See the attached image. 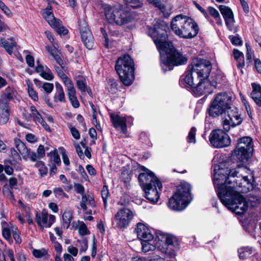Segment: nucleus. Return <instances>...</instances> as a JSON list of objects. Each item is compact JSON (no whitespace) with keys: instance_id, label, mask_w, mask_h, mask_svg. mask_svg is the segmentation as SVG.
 Here are the masks:
<instances>
[{"instance_id":"052dcab7","label":"nucleus","mask_w":261,"mask_h":261,"mask_svg":"<svg viewBox=\"0 0 261 261\" xmlns=\"http://www.w3.org/2000/svg\"><path fill=\"white\" fill-rule=\"evenodd\" d=\"M0 9L8 17L12 16V13L2 1L0 2Z\"/></svg>"},{"instance_id":"39448f33","label":"nucleus","mask_w":261,"mask_h":261,"mask_svg":"<svg viewBox=\"0 0 261 261\" xmlns=\"http://www.w3.org/2000/svg\"><path fill=\"white\" fill-rule=\"evenodd\" d=\"M191 186L187 182H182L177 187L168 201V206L173 210L181 211L186 208L192 200Z\"/></svg>"},{"instance_id":"338daca9","label":"nucleus","mask_w":261,"mask_h":261,"mask_svg":"<svg viewBox=\"0 0 261 261\" xmlns=\"http://www.w3.org/2000/svg\"><path fill=\"white\" fill-rule=\"evenodd\" d=\"M36 153L39 156V158L41 159L43 158L45 155L44 146L42 145H40L37 148Z\"/></svg>"},{"instance_id":"37998d69","label":"nucleus","mask_w":261,"mask_h":261,"mask_svg":"<svg viewBox=\"0 0 261 261\" xmlns=\"http://www.w3.org/2000/svg\"><path fill=\"white\" fill-rule=\"evenodd\" d=\"M238 253L240 258L244 259L252 253V249L248 247H242L238 249Z\"/></svg>"},{"instance_id":"393cba45","label":"nucleus","mask_w":261,"mask_h":261,"mask_svg":"<svg viewBox=\"0 0 261 261\" xmlns=\"http://www.w3.org/2000/svg\"><path fill=\"white\" fill-rule=\"evenodd\" d=\"M67 94L72 106L74 108H77L80 106V103L76 96V90L72 84L68 87H66Z\"/></svg>"},{"instance_id":"0e129e2a","label":"nucleus","mask_w":261,"mask_h":261,"mask_svg":"<svg viewBox=\"0 0 261 261\" xmlns=\"http://www.w3.org/2000/svg\"><path fill=\"white\" fill-rule=\"evenodd\" d=\"M233 53L234 59L238 62H239V60H244V55L243 53L241 52L240 51L237 49H233Z\"/></svg>"},{"instance_id":"473e14b6","label":"nucleus","mask_w":261,"mask_h":261,"mask_svg":"<svg viewBox=\"0 0 261 261\" xmlns=\"http://www.w3.org/2000/svg\"><path fill=\"white\" fill-rule=\"evenodd\" d=\"M155 7L158 8L162 12L165 17H168L172 12V7L171 5L167 2H161L159 5Z\"/></svg>"},{"instance_id":"bf43d9fd","label":"nucleus","mask_w":261,"mask_h":261,"mask_svg":"<svg viewBox=\"0 0 261 261\" xmlns=\"http://www.w3.org/2000/svg\"><path fill=\"white\" fill-rule=\"evenodd\" d=\"M97 113L96 110H93V112L92 113V123L95 126L97 130H99L101 131V127L97 119Z\"/></svg>"},{"instance_id":"1a4fd4ad","label":"nucleus","mask_w":261,"mask_h":261,"mask_svg":"<svg viewBox=\"0 0 261 261\" xmlns=\"http://www.w3.org/2000/svg\"><path fill=\"white\" fill-rule=\"evenodd\" d=\"M223 114L224 118L222 121V125L225 132L229 131L231 127L240 125L243 121L241 114L239 113L238 109L232 106Z\"/></svg>"},{"instance_id":"6ab92c4d","label":"nucleus","mask_w":261,"mask_h":261,"mask_svg":"<svg viewBox=\"0 0 261 261\" xmlns=\"http://www.w3.org/2000/svg\"><path fill=\"white\" fill-rule=\"evenodd\" d=\"M136 231L138 238L142 241H152L154 239L152 230L144 224L138 223Z\"/></svg>"},{"instance_id":"f8f14e48","label":"nucleus","mask_w":261,"mask_h":261,"mask_svg":"<svg viewBox=\"0 0 261 261\" xmlns=\"http://www.w3.org/2000/svg\"><path fill=\"white\" fill-rule=\"evenodd\" d=\"M209 141L215 148H223L230 144L229 136L221 129L213 130L209 136Z\"/></svg>"},{"instance_id":"6e6d98bb","label":"nucleus","mask_w":261,"mask_h":261,"mask_svg":"<svg viewBox=\"0 0 261 261\" xmlns=\"http://www.w3.org/2000/svg\"><path fill=\"white\" fill-rule=\"evenodd\" d=\"M55 196L58 198H68V195L64 192L63 189L61 188H56L54 190Z\"/></svg>"},{"instance_id":"bb28decb","label":"nucleus","mask_w":261,"mask_h":261,"mask_svg":"<svg viewBox=\"0 0 261 261\" xmlns=\"http://www.w3.org/2000/svg\"><path fill=\"white\" fill-rule=\"evenodd\" d=\"M0 45L4 47L7 52L11 54L14 47L16 46V41L14 38H10L8 40H5L4 38H0Z\"/></svg>"},{"instance_id":"20e7f679","label":"nucleus","mask_w":261,"mask_h":261,"mask_svg":"<svg viewBox=\"0 0 261 261\" xmlns=\"http://www.w3.org/2000/svg\"><path fill=\"white\" fill-rule=\"evenodd\" d=\"M172 31L177 36L184 39H191L198 34L199 28L193 19L186 15H177L171 21Z\"/></svg>"},{"instance_id":"ddd939ff","label":"nucleus","mask_w":261,"mask_h":261,"mask_svg":"<svg viewBox=\"0 0 261 261\" xmlns=\"http://www.w3.org/2000/svg\"><path fill=\"white\" fill-rule=\"evenodd\" d=\"M134 217L133 212L129 208L119 210L115 214L113 224L118 228L127 227Z\"/></svg>"},{"instance_id":"e433bc0d","label":"nucleus","mask_w":261,"mask_h":261,"mask_svg":"<svg viewBox=\"0 0 261 261\" xmlns=\"http://www.w3.org/2000/svg\"><path fill=\"white\" fill-rule=\"evenodd\" d=\"M219 10L222 14L224 21L234 18L233 13L232 10L225 6H220Z\"/></svg>"},{"instance_id":"58836bf2","label":"nucleus","mask_w":261,"mask_h":261,"mask_svg":"<svg viewBox=\"0 0 261 261\" xmlns=\"http://www.w3.org/2000/svg\"><path fill=\"white\" fill-rule=\"evenodd\" d=\"M54 27H51L54 28L58 34L60 35H65L68 33V30L62 25V22L60 20L57 21L55 23Z\"/></svg>"},{"instance_id":"13d9d810","label":"nucleus","mask_w":261,"mask_h":261,"mask_svg":"<svg viewBox=\"0 0 261 261\" xmlns=\"http://www.w3.org/2000/svg\"><path fill=\"white\" fill-rule=\"evenodd\" d=\"M229 39L232 44L234 45H242V40L241 38L237 35V36H230Z\"/></svg>"},{"instance_id":"412c9836","label":"nucleus","mask_w":261,"mask_h":261,"mask_svg":"<svg viewBox=\"0 0 261 261\" xmlns=\"http://www.w3.org/2000/svg\"><path fill=\"white\" fill-rule=\"evenodd\" d=\"M110 117L113 126L116 129L120 128L123 133L125 134L127 130L126 117H121L118 115L114 114H111Z\"/></svg>"},{"instance_id":"f257e3e1","label":"nucleus","mask_w":261,"mask_h":261,"mask_svg":"<svg viewBox=\"0 0 261 261\" xmlns=\"http://www.w3.org/2000/svg\"><path fill=\"white\" fill-rule=\"evenodd\" d=\"M239 172L235 169H225L215 166L214 185L222 203L236 214L242 215L247 211L249 202H255L258 199L256 196H251L247 200L240 194L252 190L253 187L247 176H237L235 179Z\"/></svg>"},{"instance_id":"774afa93","label":"nucleus","mask_w":261,"mask_h":261,"mask_svg":"<svg viewBox=\"0 0 261 261\" xmlns=\"http://www.w3.org/2000/svg\"><path fill=\"white\" fill-rule=\"evenodd\" d=\"M70 132L72 134V137L75 139H79L80 138V133L77 130V129L74 127H71L70 128Z\"/></svg>"},{"instance_id":"4d7b16f0","label":"nucleus","mask_w":261,"mask_h":261,"mask_svg":"<svg viewBox=\"0 0 261 261\" xmlns=\"http://www.w3.org/2000/svg\"><path fill=\"white\" fill-rule=\"evenodd\" d=\"M133 8L141 7L143 4L140 0H124Z\"/></svg>"},{"instance_id":"8fccbe9b","label":"nucleus","mask_w":261,"mask_h":261,"mask_svg":"<svg viewBox=\"0 0 261 261\" xmlns=\"http://www.w3.org/2000/svg\"><path fill=\"white\" fill-rule=\"evenodd\" d=\"M28 92L30 97L35 101L38 100L37 93L34 90L32 86L30 84L28 85Z\"/></svg>"},{"instance_id":"7ed1b4c3","label":"nucleus","mask_w":261,"mask_h":261,"mask_svg":"<svg viewBox=\"0 0 261 261\" xmlns=\"http://www.w3.org/2000/svg\"><path fill=\"white\" fill-rule=\"evenodd\" d=\"M102 7L107 22L112 25L123 26L135 19V13L122 5L104 4Z\"/></svg>"},{"instance_id":"79ce46f5","label":"nucleus","mask_w":261,"mask_h":261,"mask_svg":"<svg viewBox=\"0 0 261 261\" xmlns=\"http://www.w3.org/2000/svg\"><path fill=\"white\" fill-rule=\"evenodd\" d=\"M225 24L229 31L236 33L238 31V27L236 24L234 18L225 21Z\"/></svg>"},{"instance_id":"aec40b11","label":"nucleus","mask_w":261,"mask_h":261,"mask_svg":"<svg viewBox=\"0 0 261 261\" xmlns=\"http://www.w3.org/2000/svg\"><path fill=\"white\" fill-rule=\"evenodd\" d=\"M145 192V197L150 202L156 203L160 198L159 190L156 185L153 186L143 189Z\"/></svg>"},{"instance_id":"49530a36","label":"nucleus","mask_w":261,"mask_h":261,"mask_svg":"<svg viewBox=\"0 0 261 261\" xmlns=\"http://www.w3.org/2000/svg\"><path fill=\"white\" fill-rule=\"evenodd\" d=\"M107 88L110 93H115L117 91V82L114 80H109L108 85Z\"/></svg>"},{"instance_id":"b1692460","label":"nucleus","mask_w":261,"mask_h":261,"mask_svg":"<svg viewBox=\"0 0 261 261\" xmlns=\"http://www.w3.org/2000/svg\"><path fill=\"white\" fill-rule=\"evenodd\" d=\"M252 91L251 96L258 107H261V86L257 83H252Z\"/></svg>"},{"instance_id":"f03ea898","label":"nucleus","mask_w":261,"mask_h":261,"mask_svg":"<svg viewBox=\"0 0 261 261\" xmlns=\"http://www.w3.org/2000/svg\"><path fill=\"white\" fill-rule=\"evenodd\" d=\"M167 25L164 21L158 20L154 28L149 30V35L160 53L161 61L164 71L172 70L174 66L185 64L187 58L174 48L172 42L167 40Z\"/></svg>"},{"instance_id":"a878e982","label":"nucleus","mask_w":261,"mask_h":261,"mask_svg":"<svg viewBox=\"0 0 261 261\" xmlns=\"http://www.w3.org/2000/svg\"><path fill=\"white\" fill-rule=\"evenodd\" d=\"M42 15L50 27H54V23L59 20L55 18L54 17L53 13L52 8L50 4H48L47 7L42 10Z\"/></svg>"},{"instance_id":"680f3d73","label":"nucleus","mask_w":261,"mask_h":261,"mask_svg":"<svg viewBox=\"0 0 261 261\" xmlns=\"http://www.w3.org/2000/svg\"><path fill=\"white\" fill-rule=\"evenodd\" d=\"M77 242L80 244L81 248L80 251L85 252L88 248V241L86 239L83 238L81 240H78Z\"/></svg>"},{"instance_id":"6e6552de","label":"nucleus","mask_w":261,"mask_h":261,"mask_svg":"<svg viewBox=\"0 0 261 261\" xmlns=\"http://www.w3.org/2000/svg\"><path fill=\"white\" fill-rule=\"evenodd\" d=\"M253 146L252 140L250 137H243L240 138L232 154L233 159L240 163L247 162L252 155Z\"/></svg>"},{"instance_id":"5fc2aeb1","label":"nucleus","mask_w":261,"mask_h":261,"mask_svg":"<svg viewBox=\"0 0 261 261\" xmlns=\"http://www.w3.org/2000/svg\"><path fill=\"white\" fill-rule=\"evenodd\" d=\"M101 194L104 203L105 207H106L107 204V198L109 194V190L107 186H104L103 187L101 192Z\"/></svg>"},{"instance_id":"3c124183","label":"nucleus","mask_w":261,"mask_h":261,"mask_svg":"<svg viewBox=\"0 0 261 261\" xmlns=\"http://www.w3.org/2000/svg\"><path fill=\"white\" fill-rule=\"evenodd\" d=\"M12 234L16 243L20 244L21 242V239L17 228L15 226L11 227Z\"/></svg>"},{"instance_id":"9b49d317","label":"nucleus","mask_w":261,"mask_h":261,"mask_svg":"<svg viewBox=\"0 0 261 261\" xmlns=\"http://www.w3.org/2000/svg\"><path fill=\"white\" fill-rule=\"evenodd\" d=\"M143 172L140 173L138 179L142 189L156 185L159 190H162V184L155 174L144 167H142Z\"/></svg>"},{"instance_id":"4c0bfd02","label":"nucleus","mask_w":261,"mask_h":261,"mask_svg":"<svg viewBox=\"0 0 261 261\" xmlns=\"http://www.w3.org/2000/svg\"><path fill=\"white\" fill-rule=\"evenodd\" d=\"M207 9L210 15L215 19L217 24L218 25L222 26L223 24L222 20L218 10L212 7H208Z\"/></svg>"},{"instance_id":"c756f323","label":"nucleus","mask_w":261,"mask_h":261,"mask_svg":"<svg viewBox=\"0 0 261 261\" xmlns=\"http://www.w3.org/2000/svg\"><path fill=\"white\" fill-rule=\"evenodd\" d=\"M14 142L15 147L17 148L19 153L21 154L22 158H27L28 155V151L29 149L27 147L25 144L19 139L17 138L14 139Z\"/></svg>"},{"instance_id":"09e8293b","label":"nucleus","mask_w":261,"mask_h":261,"mask_svg":"<svg viewBox=\"0 0 261 261\" xmlns=\"http://www.w3.org/2000/svg\"><path fill=\"white\" fill-rule=\"evenodd\" d=\"M196 130V128L195 127H192L191 128L187 137V141L188 143H196L195 135Z\"/></svg>"},{"instance_id":"2eb2a0df","label":"nucleus","mask_w":261,"mask_h":261,"mask_svg":"<svg viewBox=\"0 0 261 261\" xmlns=\"http://www.w3.org/2000/svg\"><path fill=\"white\" fill-rule=\"evenodd\" d=\"M159 241L162 243L163 247L161 248V243L158 246V248L161 251L165 254H169L170 256H174V253L171 252L173 250V246L176 243V238L171 235L165 233H161L160 236H158Z\"/></svg>"},{"instance_id":"72a5a7b5","label":"nucleus","mask_w":261,"mask_h":261,"mask_svg":"<svg viewBox=\"0 0 261 261\" xmlns=\"http://www.w3.org/2000/svg\"><path fill=\"white\" fill-rule=\"evenodd\" d=\"M14 226V225L10 224H8L6 222L2 223V234L4 238L8 240L9 242L12 241L11 238V227Z\"/></svg>"},{"instance_id":"4468645a","label":"nucleus","mask_w":261,"mask_h":261,"mask_svg":"<svg viewBox=\"0 0 261 261\" xmlns=\"http://www.w3.org/2000/svg\"><path fill=\"white\" fill-rule=\"evenodd\" d=\"M79 30L82 40L85 46L88 49H91L94 46V40L93 35L89 29L88 24L85 20L79 21Z\"/></svg>"},{"instance_id":"de8ad7c7","label":"nucleus","mask_w":261,"mask_h":261,"mask_svg":"<svg viewBox=\"0 0 261 261\" xmlns=\"http://www.w3.org/2000/svg\"><path fill=\"white\" fill-rule=\"evenodd\" d=\"M76 86L82 92L87 91L88 93L90 94V92L88 91L86 82L85 79H82L77 80Z\"/></svg>"},{"instance_id":"f3484780","label":"nucleus","mask_w":261,"mask_h":261,"mask_svg":"<svg viewBox=\"0 0 261 261\" xmlns=\"http://www.w3.org/2000/svg\"><path fill=\"white\" fill-rule=\"evenodd\" d=\"M218 83H219V81H217L215 83H211L208 80H199L192 90L194 93L197 96H200L206 93H211L212 92V87H215L216 84Z\"/></svg>"},{"instance_id":"f704fd0d","label":"nucleus","mask_w":261,"mask_h":261,"mask_svg":"<svg viewBox=\"0 0 261 261\" xmlns=\"http://www.w3.org/2000/svg\"><path fill=\"white\" fill-rule=\"evenodd\" d=\"M73 219L72 213L71 211L66 210L62 215L63 226L65 229H68Z\"/></svg>"},{"instance_id":"ea45409f","label":"nucleus","mask_w":261,"mask_h":261,"mask_svg":"<svg viewBox=\"0 0 261 261\" xmlns=\"http://www.w3.org/2000/svg\"><path fill=\"white\" fill-rule=\"evenodd\" d=\"M34 166L38 168L40 175L41 177H43L47 174V168L45 166V164L42 161H37Z\"/></svg>"},{"instance_id":"7c9ffc66","label":"nucleus","mask_w":261,"mask_h":261,"mask_svg":"<svg viewBox=\"0 0 261 261\" xmlns=\"http://www.w3.org/2000/svg\"><path fill=\"white\" fill-rule=\"evenodd\" d=\"M9 119V110L8 105L0 104V124H6Z\"/></svg>"},{"instance_id":"dca6fc26","label":"nucleus","mask_w":261,"mask_h":261,"mask_svg":"<svg viewBox=\"0 0 261 261\" xmlns=\"http://www.w3.org/2000/svg\"><path fill=\"white\" fill-rule=\"evenodd\" d=\"M56 217L54 215H48L45 210H43L41 213H36L35 221L40 229L49 228L55 223Z\"/></svg>"},{"instance_id":"e2e57ef3","label":"nucleus","mask_w":261,"mask_h":261,"mask_svg":"<svg viewBox=\"0 0 261 261\" xmlns=\"http://www.w3.org/2000/svg\"><path fill=\"white\" fill-rule=\"evenodd\" d=\"M42 88L48 94L50 93L54 89V85L52 83H44L42 85Z\"/></svg>"},{"instance_id":"4be33fe9","label":"nucleus","mask_w":261,"mask_h":261,"mask_svg":"<svg viewBox=\"0 0 261 261\" xmlns=\"http://www.w3.org/2000/svg\"><path fill=\"white\" fill-rule=\"evenodd\" d=\"M36 71L44 80L51 81L54 76L51 70L45 65L41 64L39 61L36 62Z\"/></svg>"},{"instance_id":"cd10ccee","label":"nucleus","mask_w":261,"mask_h":261,"mask_svg":"<svg viewBox=\"0 0 261 261\" xmlns=\"http://www.w3.org/2000/svg\"><path fill=\"white\" fill-rule=\"evenodd\" d=\"M74 187L76 193L81 194L82 195V200L80 202V206H82L83 208L85 206L84 202L88 200H89V203L91 204H93V201L91 197H86V194L85 193V189L84 187L80 184H75L74 185Z\"/></svg>"},{"instance_id":"0eeeda50","label":"nucleus","mask_w":261,"mask_h":261,"mask_svg":"<svg viewBox=\"0 0 261 261\" xmlns=\"http://www.w3.org/2000/svg\"><path fill=\"white\" fill-rule=\"evenodd\" d=\"M232 106V97L225 92L217 94L212 101L208 110L210 116L217 117L222 115Z\"/></svg>"},{"instance_id":"864d4df0","label":"nucleus","mask_w":261,"mask_h":261,"mask_svg":"<svg viewBox=\"0 0 261 261\" xmlns=\"http://www.w3.org/2000/svg\"><path fill=\"white\" fill-rule=\"evenodd\" d=\"M28 156L27 158H23V159L25 160H27L28 159H30L32 162H37V160L40 159L37 154L33 151H31L30 149H29L28 151Z\"/></svg>"},{"instance_id":"a18cd8bd","label":"nucleus","mask_w":261,"mask_h":261,"mask_svg":"<svg viewBox=\"0 0 261 261\" xmlns=\"http://www.w3.org/2000/svg\"><path fill=\"white\" fill-rule=\"evenodd\" d=\"M151 241H142V249L144 252L153 251L155 249V246L150 243Z\"/></svg>"},{"instance_id":"5701e85b","label":"nucleus","mask_w":261,"mask_h":261,"mask_svg":"<svg viewBox=\"0 0 261 261\" xmlns=\"http://www.w3.org/2000/svg\"><path fill=\"white\" fill-rule=\"evenodd\" d=\"M16 91L11 87H7L2 92L0 98V104L8 105V101L16 97Z\"/></svg>"},{"instance_id":"c85d7f7f","label":"nucleus","mask_w":261,"mask_h":261,"mask_svg":"<svg viewBox=\"0 0 261 261\" xmlns=\"http://www.w3.org/2000/svg\"><path fill=\"white\" fill-rule=\"evenodd\" d=\"M56 93L54 96L55 102H65V95L62 86L58 82L55 83Z\"/></svg>"},{"instance_id":"a19ab883","label":"nucleus","mask_w":261,"mask_h":261,"mask_svg":"<svg viewBox=\"0 0 261 261\" xmlns=\"http://www.w3.org/2000/svg\"><path fill=\"white\" fill-rule=\"evenodd\" d=\"M47 155L50 157V160L53 162V165H59L61 164L59 155L56 149L47 153Z\"/></svg>"},{"instance_id":"9d476101","label":"nucleus","mask_w":261,"mask_h":261,"mask_svg":"<svg viewBox=\"0 0 261 261\" xmlns=\"http://www.w3.org/2000/svg\"><path fill=\"white\" fill-rule=\"evenodd\" d=\"M191 66L199 80H207L212 69V65L209 61L195 58L193 59Z\"/></svg>"},{"instance_id":"c03bdc74","label":"nucleus","mask_w":261,"mask_h":261,"mask_svg":"<svg viewBox=\"0 0 261 261\" xmlns=\"http://www.w3.org/2000/svg\"><path fill=\"white\" fill-rule=\"evenodd\" d=\"M30 110L31 112L30 114L31 118H33L34 121L36 123H38V122L42 118L41 115L37 110L36 107L34 106H31L30 107Z\"/></svg>"},{"instance_id":"a211bd4d","label":"nucleus","mask_w":261,"mask_h":261,"mask_svg":"<svg viewBox=\"0 0 261 261\" xmlns=\"http://www.w3.org/2000/svg\"><path fill=\"white\" fill-rule=\"evenodd\" d=\"M189 70L186 71L180 77L179 84L181 86L191 88L192 89L196 86L199 79L196 76L191 66H189Z\"/></svg>"},{"instance_id":"2f4dec72","label":"nucleus","mask_w":261,"mask_h":261,"mask_svg":"<svg viewBox=\"0 0 261 261\" xmlns=\"http://www.w3.org/2000/svg\"><path fill=\"white\" fill-rule=\"evenodd\" d=\"M55 69L58 76L62 79V82H63L65 87H68L73 84L71 80L70 79H69L66 76V75L64 73L63 71V67L61 66H55Z\"/></svg>"},{"instance_id":"69168bd1","label":"nucleus","mask_w":261,"mask_h":261,"mask_svg":"<svg viewBox=\"0 0 261 261\" xmlns=\"http://www.w3.org/2000/svg\"><path fill=\"white\" fill-rule=\"evenodd\" d=\"M11 155L16 161H21V159L19 153L14 148H11L10 149Z\"/></svg>"},{"instance_id":"c9c22d12","label":"nucleus","mask_w":261,"mask_h":261,"mask_svg":"<svg viewBox=\"0 0 261 261\" xmlns=\"http://www.w3.org/2000/svg\"><path fill=\"white\" fill-rule=\"evenodd\" d=\"M33 254L35 257L43 258V260L44 261H49V255L48 254L47 250L44 248L34 249Z\"/></svg>"},{"instance_id":"603ef678","label":"nucleus","mask_w":261,"mask_h":261,"mask_svg":"<svg viewBox=\"0 0 261 261\" xmlns=\"http://www.w3.org/2000/svg\"><path fill=\"white\" fill-rule=\"evenodd\" d=\"M77 223L79 225V232L80 234L84 236L89 233L86 224L83 222L79 221Z\"/></svg>"},{"instance_id":"423d86ee","label":"nucleus","mask_w":261,"mask_h":261,"mask_svg":"<svg viewBox=\"0 0 261 261\" xmlns=\"http://www.w3.org/2000/svg\"><path fill=\"white\" fill-rule=\"evenodd\" d=\"M115 69L122 83L125 86L132 84L134 79V63L128 55L120 57L117 60Z\"/></svg>"}]
</instances>
